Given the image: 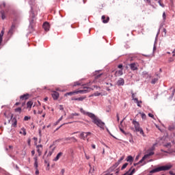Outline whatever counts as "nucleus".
<instances>
[{"mask_svg": "<svg viewBox=\"0 0 175 175\" xmlns=\"http://www.w3.org/2000/svg\"><path fill=\"white\" fill-rule=\"evenodd\" d=\"M80 111L83 114L84 116H88V117H90L91 120H92V122L97 125V126H99V128L103 129L105 128V122H102L100 119L95 116V114L91 113V112H87L85 111L83 108H80Z\"/></svg>", "mask_w": 175, "mask_h": 175, "instance_id": "obj_1", "label": "nucleus"}, {"mask_svg": "<svg viewBox=\"0 0 175 175\" xmlns=\"http://www.w3.org/2000/svg\"><path fill=\"white\" fill-rule=\"evenodd\" d=\"M173 167V165L171 164H168L164 166H161L157 168L152 170L150 173H158V172H163L165 170H170L171 168Z\"/></svg>", "mask_w": 175, "mask_h": 175, "instance_id": "obj_2", "label": "nucleus"}, {"mask_svg": "<svg viewBox=\"0 0 175 175\" xmlns=\"http://www.w3.org/2000/svg\"><path fill=\"white\" fill-rule=\"evenodd\" d=\"M84 90H75L74 92H68L65 94L66 96H72V95H75L77 94H87V92H90V88H85L83 87Z\"/></svg>", "mask_w": 175, "mask_h": 175, "instance_id": "obj_3", "label": "nucleus"}, {"mask_svg": "<svg viewBox=\"0 0 175 175\" xmlns=\"http://www.w3.org/2000/svg\"><path fill=\"white\" fill-rule=\"evenodd\" d=\"M132 124L134 125L136 132H139L140 135H142L144 137L146 136L144 135V131H143V129L140 128V124H139V122L133 120Z\"/></svg>", "mask_w": 175, "mask_h": 175, "instance_id": "obj_4", "label": "nucleus"}, {"mask_svg": "<svg viewBox=\"0 0 175 175\" xmlns=\"http://www.w3.org/2000/svg\"><path fill=\"white\" fill-rule=\"evenodd\" d=\"M105 79H106V75L105 74H100L95 77L96 81H98V83L103 81Z\"/></svg>", "mask_w": 175, "mask_h": 175, "instance_id": "obj_5", "label": "nucleus"}, {"mask_svg": "<svg viewBox=\"0 0 175 175\" xmlns=\"http://www.w3.org/2000/svg\"><path fill=\"white\" fill-rule=\"evenodd\" d=\"M91 135V133L90 132H87V133H81L80 134V138L82 139L83 140H85V139H87V137H88V136Z\"/></svg>", "mask_w": 175, "mask_h": 175, "instance_id": "obj_6", "label": "nucleus"}, {"mask_svg": "<svg viewBox=\"0 0 175 175\" xmlns=\"http://www.w3.org/2000/svg\"><path fill=\"white\" fill-rule=\"evenodd\" d=\"M36 148L37 152L38 153V156L40 157V155H42V152H43V146L42 144L37 145Z\"/></svg>", "mask_w": 175, "mask_h": 175, "instance_id": "obj_7", "label": "nucleus"}, {"mask_svg": "<svg viewBox=\"0 0 175 175\" xmlns=\"http://www.w3.org/2000/svg\"><path fill=\"white\" fill-rule=\"evenodd\" d=\"M51 96L54 100H57L59 98V93H58V92L53 91L51 93Z\"/></svg>", "mask_w": 175, "mask_h": 175, "instance_id": "obj_8", "label": "nucleus"}, {"mask_svg": "<svg viewBox=\"0 0 175 175\" xmlns=\"http://www.w3.org/2000/svg\"><path fill=\"white\" fill-rule=\"evenodd\" d=\"M146 157V156H144L138 163H134V166H137V165H140V163H143L142 165H141V166H143V165H146V161H146V159H147Z\"/></svg>", "mask_w": 175, "mask_h": 175, "instance_id": "obj_9", "label": "nucleus"}, {"mask_svg": "<svg viewBox=\"0 0 175 175\" xmlns=\"http://www.w3.org/2000/svg\"><path fill=\"white\" fill-rule=\"evenodd\" d=\"M42 27L46 32L50 31V23H49V22L44 23Z\"/></svg>", "mask_w": 175, "mask_h": 175, "instance_id": "obj_10", "label": "nucleus"}, {"mask_svg": "<svg viewBox=\"0 0 175 175\" xmlns=\"http://www.w3.org/2000/svg\"><path fill=\"white\" fill-rule=\"evenodd\" d=\"M102 20H103V23L104 24H107V23H109V21H110V18L109 16H107L103 15L101 17Z\"/></svg>", "mask_w": 175, "mask_h": 175, "instance_id": "obj_11", "label": "nucleus"}, {"mask_svg": "<svg viewBox=\"0 0 175 175\" xmlns=\"http://www.w3.org/2000/svg\"><path fill=\"white\" fill-rule=\"evenodd\" d=\"M131 70H137V64L136 63H132L129 65Z\"/></svg>", "mask_w": 175, "mask_h": 175, "instance_id": "obj_12", "label": "nucleus"}, {"mask_svg": "<svg viewBox=\"0 0 175 175\" xmlns=\"http://www.w3.org/2000/svg\"><path fill=\"white\" fill-rule=\"evenodd\" d=\"M20 99L21 100H27V99H29V94H23L20 96Z\"/></svg>", "mask_w": 175, "mask_h": 175, "instance_id": "obj_13", "label": "nucleus"}, {"mask_svg": "<svg viewBox=\"0 0 175 175\" xmlns=\"http://www.w3.org/2000/svg\"><path fill=\"white\" fill-rule=\"evenodd\" d=\"M123 74L122 69H121L115 72V77H118V76H122Z\"/></svg>", "mask_w": 175, "mask_h": 175, "instance_id": "obj_14", "label": "nucleus"}, {"mask_svg": "<svg viewBox=\"0 0 175 175\" xmlns=\"http://www.w3.org/2000/svg\"><path fill=\"white\" fill-rule=\"evenodd\" d=\"M79 116H80V113H71V114L68 116V118H69V119H73V118H75V117H79Z\"/></svg>", "mask_w": 175, "mask_h": 175, "instance_id": "obj_15", "label": "nucleus"}, {"mask_svg": "<svg viewBox=\"0 0 175 175\" xmlns=\"http://www.w3.org/2000/svg\"><path fill=\"white\" fill-rule=\"evenodd\" d=\"M124 84H125V81H124V79L122 78H120L117 82L118 85H124Z\"/></svg>", "mask_w": 175, "mask_h": 175, "instance_id": "obj_16", "label": "nucleus"}, {"mask_svg": "<svg viewBox=\"0 0 175 175\" xmlns=\"http://www.w3.org/2000/svg\"><path fill=\"white\" fill-rule=\"evenodd\" d=\"M62 155H64V153H63L62 152H59L57 154L56 157L54 159V161H58V159H59V158H60Z\"/></svg>", "mask_w": 175, "mask_h": 175, "instance_id": "obj_17", "label": "nucleus"}, {"mask_svg": "<svg viewBox=\"0 0 175 175\" xmlns=\"http://www.w3.org/2000/svg\"><path fill=\"white\" fill-rule=\"evenodd\" d=\"M32 105H33V102L32 101H29L27 103V108L29 109V110H31L32 107Z\"/></svg>", "mask_w": 175, "mask_h": 175, "instance_id": "obj_18", "label": "nucleus"}, {"mask_svg": "<svg viewBox=\"0 0 175 175\" xmlns=\"http://www.w3.org/2000/svg\"><path fill=\"white\" fill-rule=\"evenodd\" d=\"M126 162H129L130 163H132L133 162V157L132 156H128L126 159Z\"/></svg>", "mask_w": 175, "mask_h": 175, "instance_id": "obj_19", "label": "nucleus"}, {"mask_svg": "<svg viewBox=\"0 0 175 175\" xmlns=\"http://www.w3.org/2000/svg\"><path fill=\"white\" fill-rule=\"evenodd\" d=\"M134 100H135V103H137L138 107H142V105H140V103H142V100L139 101V99L137 98H133Z\"/></svg>", "mask_w": 175, "mask_h": 175, "instance_id": "obj_20", "label": "nucleus"}, {"mask_svg": "<svg viewBox=\"0 0 175 175\" xmlns=\"http://www.w3.org/2000/svg\"><path fill=\"white\" fill-rule=\"evenodd\" d=\"M105 84L106 85H108V86H106L107 91H111L110 87H113V84L109 83H105Z\"/></svg>", "mask_w": 175, "mask_h": 175, "instance_id": "obj_21", "label": "nucleus"}, {"mask_svg": "<svg viewBox=\"0 0 175 175\" xmlns=\"http://www.w3.org/2000/svg\"><path fill=\"white\" fill-rule=\"evenodd\" d=\"M20 133H21V135H23V136L27 135V131H26L25 129L22 128L21 131H20Z\"/></svg>", "mask_w": 175, "mask_h": 175, "instance_id": "obj_22", "label": "nucleus"}, {"mask_svg": "<svg viewBox=\"0 0 175 175\" xmlns=\"http://www.w3.org/2000/svg\"><path fill=\"white\" fill-rule=\"evenodd\" d=\"M1 14L2 20H5V18H6V15L5 14V11L4 10H1Z\"/></svg>", "mask_w": 175, "mask_h": 175, "instance_id": "obj_23", "label": "nucleus"}, {"mask_svg": "<svg viewBox=\"0 0 175 175\" xmlns=\"http://www.w3.org/2000/svg\"><path fill=\"white\" fill-rule=\"evenodd\" d=\"M15 113H19V114H21V111H23V109L21 107H18L14 109Z\"/></svg>", "mask_w": 175, "mask_h": 175, "instance_id": "obj_24", "label": "nucleus"}, {"mask_svg": "<svg viewBox=\"0 0 175 175\" xmlns=\"http://www.w3.org/2000/svg\"><path fill=\"white\" fill-rule=\"evenodd\" d=\"M16 28V25H12L11 26L10 29L9 30V33H13V31H14V29Z\"/></svg>", "mask_w": 175, "mask_h": 175, "instance_id": "obj_25", "label": "nucleus"}, {"mask_svg": "<svg viewBox=\"0 0 175 175\" xmlns=\"http://www.w3.org/2000/svg\"><path fill=\"white\" fill-rule=\"evenodd\" d=\"M151 155H154V152H150L148 154H145L144 157L147 159L148 157H151Z\"/></svg>", "mask_w": 175, "mask_h": 175, "instance_id": "obj_26", "label": "nucleus"}, {"mask_svg": "<svg viewBox=\"0 0 175 175\" xmlns=\"http://www.w3.org/2000/svg\"><path fill=\"white\" fill-rule=\"evenodd\" d=\"M55 148H53L52 150H49V153H48V157H51V155H53V152H54V150Z\"/></svg>", "mask_w": 175, "mask_h": 175, "instance_id": "obj_27", "label": "nucleus"}, {"mask_svg": "<svg viewBox=\"0 0 175 175\" xmlns=\"http://www.w3.org/2000/svg\"><path fill=\"white\" fill-rule=\"evenodd\" d=\"M158 80H159V78H158V77L154 78V79L152 80L151 83H152V84H155V83H157V81H158Z\"/></svg>", "mask_w": 175, "mask_h": 175, "instance_id": "obj_28", "label": "nucleus"}, {"mask_svg": "<svg viewBox=\"0 0 175 175\" xmlns=\"http://www.w3.org/2000/svg\"><path fill=\"white\" fill-rule=\"evenodd\" d=\"M118 165H120V163H116L115 165H113V166L112 167L110 168V170H113V169H116V167H117V166H118Z\"/></svg>", "mask_w": 175, "mask_h": 175, "instance_id": "obj_29", "label": "nucleus"}, {"mask_svg": "<svg viewBox=\"0 0 175 175\" xmlns=\"http://www.w3.org/2000/svg\"><path fill=\"white\" fill-rule=\"evenodd\" d=\"M84 99H85V98H83V97H79V98H75V100L82 101V100H84Z\"/></svg>", "mask_w": 175, "mask_h": 175, "instance_id": "obj_30", "label": "nucleus"}, {"mask_svg": "<svg viewBox=\"0 0 175 175\" xmlns=\"http://www.w3.org/2000/svg\"><path fill=\"white\" fill-rule=\"evenodd\" d=\"M126 166H128V163H125L121 168V170H124V169H125L126 167Z\"/></svg>", "mask_w": 175, "mask_h": 175, "instance_id": "obj_31", "label": "nucleus"}, {"mask_svg": "<svg viewBox=\"0 0 175 175\" xmlns=\"http://www.w3.org/2000/svg\"><path fill=\"white\" fill-rule=\"evenodd\" d=\"M14 123L13 126L16 127L17 126V120L16 119H13Z\"/></svg>", "mask_w": 175, "mask_h": 175, "instance_id": "obj_32", "label": "nucleus"}, {"mask_svg": "<svg viewBox=\"0 0 175 175\" xmlns=\"http://www.w3.org/2000/svg\"><path fill=\"white\" fill-rule=\"evenodd\" d=\"M28 120H31V117L30 116H25L24 121H28Z\"/></svg>", "mask_w": 175, "mask_h": 175, "instance_id": "obj_33", "label": "nucleus"}, {"mask_svg": "<svg viewBox=\"0 0 175 175\" xmlns=\"http://www.w3.org/2000/svg\"><path fill=\"white\" fill-rule=\"evenodd\" d=\"M70 140H72V137H66V138H64V141L65 142H69Z\"/></svg>", "mask_w": 175, "mask_h": 175, "instance_id": "obj_34", "label": "nucleus"}, {"mask_svg": "<svg viewBox=\"0 0 175 175\" xmlns=\"http://www.w3.org/2000/svg\"><path fill=\"white\" fill-rule=\"evenodd\" d=\"M72 140L73 143H77V139H76L75 137H72Z\"/></svg>", "mask_w": 175, "mask_h": 175, "instance_id": "obj_35", "label": "nucleus"}, {"mask_svg": "<svg viewBox=\"0 0 175 175\" xmlns=\"http://www.w3.org/2000/svg\"><path fill=\"white\" fill-rule=\"evenodd\" d=\"M5 6H6V3H3L1 4L0 8H1V9H3V8H5Z\"/></svg>", "mask_w": 175, "mask_h": 175, "instance_id": "obj_36", "label": "nucleus"}, {"mask_svg": "<svg viewBox=\"0 0 175 175\" xmlns=\"http://www.w3.org/2000/svg\"><path fill=\"white\" fill-rule=\"evenodd\" d=\"M60 174H62V175L65 174V169H62V170L60 172Z\"/></svg>", "mask_w": 175, "mask_h": 175, "instance_id": "obj_37", "label": "nucleus"}, {"mask_svg": "<svg viewBox=\"0 0 175 175\" xmlns=\"http://www.w3.org/2000/svg\"><path fill=\"white\" fill-rule=\"evenodd\" d=\"M146 113H142V118L143 120H146Z\"/></svg>", "mask_w": 175, "mask_h": 175, "instance_id": "obj_38", "label": "nucleus"}, {"mask_svg": "<svg viewBox=\"0 0 175 175\" xmlns=\"http://www.w3.org/2000/svg\"><path fill=\"white\" fill-rule=\"evenodd\" d=\"M155 2H158V3H159L160 6H163V5H162L161 3V0H154Z\"/></svg>", "mask_w": 175, "mask_h": 175, "instance_id": "obj_39", "label": "nucleus"}, {"mask_svg": "<svg viewBox=\"0 0 175 175\" xmlns=\"http://www.w3.org/2000/svg\"><path fill=\"white\" fill-rule=\"evenodd\" d=\"M34 167H36V170H38V162H34Z\"/></svg>", "mask_w": 175, "mask_h": 175, "instance_id": "obj_40", "label": "nucleus"}, {"mask_svg": "<svg viewBox=\"0 0 175 175\" xmlns=\"http://www.w3.org/2000/svg\"><path fill=\"white\" fill-rule=\"evenodd\" d=\"M3 33H4V31L3 30H2L1 32L0 33V38H3Z\"/></svg>", "mask_w": 175, "mask_h": 175, "instance_id": "obj_41", "label": "nucleus"}, {"mask_svg": "<svg viewBox=\"0 0 175 175\" xmlns=\"http://www.w3.org/2000/svg\"><path fill=\"white\" fill-rule=\"evenodd\" d=\"M163 20L166 19V13L165 12L163 13Z\"/></svg>", "mask_w": 175, "mask_h": 175, "instance_id": "obj_42", "label": "nucleus"}, {"mask_svg": "<svg viewBox=\"0 0 175 175\" xmlns=\"http://www.w3.org/2000/svg\"><path fill=\"white\" fill-rule=\"evenodd\" d=\"M124 161V157H121L119 160H118V162L119 163H121V161Z\"/></svg>", "mask_w": 175, "mask_h": 175, "instance_id": "obj_43", "label": "nucleus"}, {"mask_svg": "<svg viewBox=\"0 0 175 175\" xmlns=\"http://www.w3.org/2000/svg\"><path fill=\"white\" fill-rule=\"evenodd\" d=\"M27 144H28V146H31V139H28Z\"/></svg>", "mask_w": 175, "mask_h": 175, "instance_id": "obj_44", "label": "nucleus"}, {"mask_svg": "<svg viewBox=\"0 0 175 175\" xmlns=\"http://www.w3.org/2000/svg\"><path fill=\"white\" fill-rule=\"evenodd\" d=\"M99 95H100V93L99 92L94 93V96H99Z\"/></svg>", "mask_w": 175, "mask_h": 175, "instance_id": "obj_45", "label": "nucleus"}, {"mask_svg": "<svg viewBox=\"0 0 175 175\" xmlns=\"http://www.w3.org/2000/svg\"><path fill=\"white\" fill-rule=\"evenodd\" d=\"M76 85H80V83L78 81L75 82L74 84V87H76Z\"/></svg>", "mask_w": 175, "mask_h": 175, "instance_id": "obj_46", "label": "nucleus"}, {"mask_svg": "<svg viewBox=\"0 0 175 175\" xmlns=\"http://www.w3.org/2000/svg\"><path fill=\"white\" fill-rule=\"evenodd\" d=\"M144 1L147 2V3H148L149 5H151V1H150V0H144Z\"/></svg>", "mask_w": 175, "mask_h": 175, "instance_id": "obj_47", "label": "nucleus"}, {"mask_svg": "<svg viewBox=\"0 0 175 175\" xmlns=\"http://www.w3.org/2000/svg\"><path fill=\"white\" fill-rule=\"evenodd\" d=\"M148 116L151 118H154V115H152V113H148Z\"/></svg>", "mask_w": 175, "mask_h": 175, "instance_id": "obj_48", "label": "nucleus"}, {"mask_svg": "<svg viewBox=\"0 0 175 175\" xmlns=\"http://www.w3.org/2000/svg\"><path fill=\"white\" fill-rule=\"evenodd\" d=\"M129 142H130V143H131L132 144H133V143H134L133 138H131V139H129Z\"/></svg>", "mask_w": 175, "mask_h": 175, "instance_id": "obj_49", "label": "nucleus"}, {"mask_svg": "<svg viewBox=\"0 0 175 175\" xmlns=\"http://www.w3.org/2000/svg\"><path fill=\"white\" fill-rule=\"evenodd\" d=\"M118 68L119 69H122V64H119V65L118 66Z\"/></svg>", "mask_w": 175, "mask_h": 175, "instance_id": "obj_50", "label": "nucleus"}, {"mask_svg": "<svg viewBox=\"0 0 175 175\" xmlns=\"http://www.w3.org/2000/svg\"><path fill=\"white\" fill-rule=\"evenodd\" d=\"M62 118H63V116L60 117V118L57 122V124H58V122H59L60 121H62Z\"/></svg>", "mask_w": 175, "mask_h": 175, "instance_id": "obj_51", "label": "nucleus"}, {"mask_svg": "<svg viewBox=\"0 0 175 175\" xmlns=\"http://www.w3.org/2000/svg\"><path fill=\"white\" fill-rule=\"evenodd\" d=\"M85 157L86 159H90V156H88L86 153H85Z\"/></svg>", "mask_w": 175, "mask_h": 175, "instance_id": "obj_52", "label": "nucleus"}, {"mask_svg": "<svg viewBox=\"0 0 175 175\" xmlns=\"http://www.w3.org/2000/svg\"><path fill=\"white\" fill-rule=\"evenodd\" d=\"M47 170H50V163H48V164H47Z\"/></svg>", "mask_w": 175, "mask_h": 175, "instance_id": "obj_53", "label": "nucleus"}, {"mask_svg": "<svg viewBox=\"0 0 175 175\" xmlns=\"http://www.w3.org/2000/svg\"><path fill=\"white\" fill-rule=\"evenodd\" d=\"M92 148L95 150V148H96V146H95V144H92Z\"/></svg>", "mask_w": 175, "mask_h": 175, "instance_id": "obj_54", "label": "nucleus"}, {"mask_svg": "<svg viewBox=\"0 0 175 175\" xmlns=\"http://www.w3.org/2000/svg\"><path fill=\"white\" fill-rule=\"evenodd\" d=\"M36 175L39 174V170H38V168L37 170H36Z\"/></svg>", "mask_w": 175, "mask_h": 175, "instance_id": "obj_55", "label": "nucleus"}, {"mask_svg": "<svg viewBox=\"0 0 175 175\" xmlns=\"http://www.w3.org/2000/svg\"><path fill=\"white\" fill-rule=\"evenodd\" d=\"M163 32H164V35H166V32H167L166 29H163Z\"/></svg>", "mask_w": 175, "mask_h": 175, "instance_id": "obj_56", "label": "nucleus"}, {"mask_svg": "<svg viewBox=\"0 0 175 175\" xmlns=\"http://www.w3.org/2000/svg\"><path fill=\"white\" fill-rule=\"evenodd\" d=\"M31 155L33 157V155H35V150H32L31 151Z\"/></svg>", "mask_w": 175, "mask_h": 175, "instance_id": "obj_57", "label": "nucleus"}, {"mask_svg": "<svg viewBox=\"0 0 175 175\" xmlns=\"http://www.w3.org/2000/svg\"><path fill=\"white\" fill-rule=\"evenodd\" d=\"M2 40H3V38H2V37H0V46H1V43H2Z\"/></svg>", "mask_w": 175, "mask_h": 175, "instance_id": "obj_58", "label": "nucleus"}, {"mask_svg": "<svg viewBox=\"0 0 175 175\" xmlns=\"http://www.w3.org/2000/svg\"><path fill=\"white\" fill-rule=\"evenodd\" d=\"M44 102H47V100H49V98H47V97L44 98Z\"/></svg>", "mask_w": 175, "mask_h": 175, "instance_id": "obj_59", "label": "nucleus"}, {"mask_svg": "<svg viewBox=\"0 0 175 175\" xmlns=\"http://www.w3.org/2000/svg\"><path fill=\"white\" fill-rule=\"evenodd\" d=\"M35 162H38V157H34Z\"/></svg>", "mask_w": 175, "mask_h": 175, "instance_id": "obj_60", "label": "nucleus"}, {"mask_svg": "<svg viewBox=\"0 0 175 175\" xmlns=\"http://www.w3.org/2000/svg\"><path fill=\"white\" fill-rule=\"evenodd\" d=\"M33 139V140H35V142H38V137H34Z\"/></svg>", "mask_w": 175, "mask_h": 175, "instance_id": "obj_61", "label": "nucleus"}, {"mask_svg": "<svg viewBox=\"0 0 175 175\" xmlns=\"http://www.w3.org/2000/svg\"><path fill=\"white\" fill-rule=\"evenodd\" d=\"M170 174H171V175H175V174L173 173V171H170Z\"/></svg>", "mask_w": 175, "mask_h": 175, "instance_id": "obj_62", "label": "nucleus"}, {"mask_svg": "<svg viewBox=\"0 0 175 175\" xmlns=\"http://www.w3.org/2000/svg\"><path fill=\"white\" fill-rule=\"evenodd\" d=\"M94 172V169H90V171H89V173H92Z\"/></svg>", "mask_w": 175, "mask_h": 175, "instance_id": "obj_63", "label": "nucleus"}, {"mask_svg": "<svg viewBox=\"0 0 175 175\" xmlns=\"http://www.w3.org/2000/svg\"><path fill=\"white\" fill-rule=\"evenodd\" d=\"M18 105H20V103H15V106H18Z\"/></svg>", "mask_w": 175, "mask_h": 175, "instance_id": "obj_64", "label": "nucleus"}]
</instances>
